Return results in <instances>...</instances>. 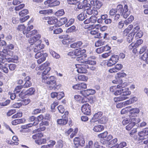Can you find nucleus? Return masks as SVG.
<instances>
[{"mask_svg":"<svg viewBox=\"0 0 148 148\" xmlns=\"http://www.w3.org/2000/svg\"><path fill=\"white\" fill-rule=\"evenodd\" d=\"M49 63L48 62H46L42 64L40 67V69L41 70H44L42 72V81L47 84V86L50 90L53 89L55 91H57L60 89L61 85L60 84L56 85V79L54 76L49 77L47 74L51 69L49 66Z\"/></svg>","mask_w":148,"mask_h":148,"instance_id":"f257e3e1","label":"nucleus"},{"mask_svg":"<svg viewBox=\"0 0 148 148\" xmlns=\"http://www.w3.org/2000/svg\"><path fill=\"white\" fill-rule=\"evenodd\" d=\"M117 11L120 12L123 16V17L126 18L130 14V11L128 10V7L127 5H125L123 8L122 5H118L116 9L112 8L109 12L110 17L112 18L116 13Z\"/></svg>","mask_w":148,"mask_h":148,"instance_id":"f03ea898","label":"nucleus"},{"mask_svg":"<svg viewBox=\"0 0 148 148\" xmlns=\"http://www.w3.org/2000/svg\"><path fill=\"white\" fill-rule=\"evenodd\" d=\"M110 90L111 92H114L115 95L122 94V95L127 96L130 95L131 93L128 88H125V85L121 84L118 85L116 86L111 87L110 88Z\"/></svg>","mask_w":148,"mask_h":148,"instance_id":"7ed1b4c3","label":"nucleus"},{"mask_svg":"<svg viewBox=\"0 0 148 148\" xmlns=\"http://www.w3.org/2000/svg\"><path fill=\"white\" fill-rule=\"evenodd\" d=\"M37 52L35 54V57L36 59L40 58L37 60V62L38 64H40L45 60L46 57L47 56V54L43 52H41L39 51Z\"/></svg>","mask_w":148,"mask_h":148,"instance_id":"20e7f679","label":"nucleus"},{"mask_svg":"<svg viewBox=\"0 0 148 148\" xmlns=\"http://www.w3.org/2000/svg\"><path fill=\"white\" fill-rule=\"evenodd\" d=\"M119 57L118 55H114L111 56L108 60L107 63L108 66H111L116 63L119 60Z\"/></svg>","mask_w":148,"mask_h":148,"instance_id":"39448f33","label":"nucleus"},{"mask_svg":"<svg viewBox=\"0 0 148 148\" xmlns=\"http://www.w3.org/2000/svg\"><path fill=\"white\" fill-rule=\"evenodd\" d=\"M81 110L84 114L89 115L91 113V106L87 103L84 104L82 106Z\"/></svg>","mask_w":148,"mask_h":148,"instance_id":"423d86ee","label":"nucleus"},{"mask_svg":"<svg viewBox=\"0 0 148 148\" xmlns=\"http://www.w3.org/2000/svg\"><path fill=\"white\" fill-rule=\"evenodd\" d=\"M76 68H78L77 70V72L79 73H85L87 72L86 68L88 66L83 64H75Z\"/></svg>","mask_w":148,"mask_h":148,"instance_id":"0eeeda50","label":"nucleus"},{"mask_svg":"<svg viewBox=\"0 0 148 148\" xmlns=\"http://www.w3.org/2000/svg\"><path fill=\"white\" fill-rule=\"evenodd\" d=\"M138 135L140 137V140L147 139L148 137V128H145L139 132Z\"/></svg>","mask_w":148,"mask_h":148,"instance_id":"6e6552de","label":"nucleus"},{"mask_svg":"<svg viewBox=\"0 0 148 148\" xmlns=\"http://www.w3.org/2000/svg\"><path fill=\"white\" fill-rule=\"evenodd\" d=\"M44 4L45 5L48 4L49 7L56 6L60 4V2L57 0H47L45 1Z\"/></svg>","mask_w":148,"mask_h":148,"instance_id":"1a4fd4ad","label":"nucleus"},{"mask_svg":"<svg viewBox=\"0 0 148 148\" xmlns=\"http://www.w3.org/2000/svg\"><path fill=\"white\" fill-rule=\"evenodd\" d=\"M44 47V45L41 43V41L39 40L38 44L36 43L35 44V46L33 49L34 51L35 52H39V51L43 49Z\"/></svg>","mask_w":148,"mask_h":148,"instance_id":"9d476101","label":"nucleus"},{"mask_svg":"<svg viewBox=\"0 0 148 148\" xmlns=\"http://www.w3.org/2000/svg\"><path fill=\"white\" fill-rule=\"evenodd\" d=\"M43 19L47 20V22L49 25L55 24L58 22V21L57 18L52 17H45Z\"/></svg>","mask_w":148,"mask_h":148,"instance_id":"9b49d317","label":"nucleus"},{"mask_svg":"<svg viewBox=\"0 0 148 148\" xmlns=\"http://www.w3.org/2000/svg\"><path fill=\"white\" fill-rule=\"evenodd\" d=\"M90 3L98 9H99L103 5L102 2L97 0H90Z\"/></svg>","mask_w":148,"mask_h":148,"instance_id":"f8f14e48","label":"nucleus"},{"mask_svg":"<svg viewBox=\"0 0 148 148\" xmlns=\"http://www.w3.org/2000/svg\"><path fill=\"white\" fill-rule=\"evenodd\" d=\"M37 31L36 30H34L31 31H30V30H24L23 31V33L24 34H25L26 37L29 38L31 36L35 35L37 33Z\"/></svg>","mask_w":148,"mask_h":148,"instance_id":"ddd939ff","label":"nucleus"},{"mask_svg":"<svg viewBox=\"0 0 148 148\" xmlns=\"http://www.w3.org/2000/svg\"><path fill=\"white\" fill-rule=\"evenodd\" d=\"M68 121V117L62 116V118L58 119L57 121V122L58 124L63 125L67 123Z\"/></svg>","mask_w":148,"mask_h":148,"instance_id":"4468645a","label":"nucleus"},{"mask_svg":"<svg viewBox=\"0 0 148 148\" xmlns=\"http://www.w3.org/2000/svg\"><path fill=\"white\" fill-rule=\"evenodd\" d=\"M41 36L40 34H37L35 36L31 37L28 40V41L30 43H34L38 40L40 38Z\"/></svg>","mask_w":148,"mask_h":148,"instance_id":"2eb2a0df","label":"nucleus"},{"mask_svg":"<svg viewBox=\"0 0 148 148\" xmlns=\"http://www.w3.org/2000/svg\"><path fill=\"white\" fill-rule=\"evenodd\" d=\"M84 12L89 15L93 14V15L95 16L98 14L97 11L95 9H92L90 8L86 9Z\"/></svg>","mask_w":148,"mask_h":148,"instance_id":"dca6fc26","label":"nucleus"},{"mask_svg":"<svg viewBox=\"0 0 148 148\" xmlns=\"http://www.w3.org/2000/svg\"><path fill=\"white\" fill-rule=\"evenodd\" d=\"M12 59L13 58H6L5 56V57L0 58V64H4L5 62H12L13 60Z\"/></svg>","mask_w":148,"mask_h":148,"instance_id":"f3484780","label":"nucleus"},{"mask_svg":"<svg viewBox=\"0 0 148 148\" xmlns=\"http://www.w3.org/2000/svg\"><path fill=\"white\" fill-rule=\"evenodd\" d=\"M86 52V50L84 49L82 50L81 49H76L75 51V56H82L84 53Z\"/></svg>","mask_w":148,"mask_h":148,"instance_id":"a211bd4d","label":"nucleus"},{"mask_svg":"<svg viewBox=\"0 0 148 148\" xmlns=\"http://www.w3.org/2000/svg\"><path fill=\"white\" fill-rule=\"evenodd\" d=\"M83 43L81 41H78L73 43L70 45L71 48H75L80 47L82 45Z\"/></svg>","mask_w":148,"mask_h":148,"instance_id":"6ab92c4d","label":"nucleus"},{"mask_svg":"<svg viewBox=\"0 0 148 148\" xmlns=\"http://www.w3.org/2000/svg\"><path fill=\"white\" fill-rule=\"evenodd\" d=\"M25 122V120L24 119H18L12 121V123L13 125H16L18 124L23 123Z\"/></svg>","mask_w":148,"mask_h":148,"instance_id":"aec40b11","label":"nucleus"},{"mask_svg":"<svg viewBox=\"0 0 148 148\" xmlns=\"http://www.w3.org/2000/svg\"><path fill=\"white\" fill-rule=\"evenodd\" d=\"M103 127L101 125L95 126L93 128V130L96 132H99L103 130Z\"/></svg>","mask_w":148,"mask_h":148,"instance_id":"412c9836","label":"nucleus"},{"mask_svg":"<svg viewBox=\"0 0 148 148\" xmlns=\"http://www.w3.org/2000/svg\"><path fill=\"white\" fill-rule=\"evenodd\" d=\"M83 3L84 4V7L85 8L84 11H86V9L91 8L92 6H93L90 3H87V0H84L83 1Z\"/></svg>","mask_w":148,"mask_h":148,"instance_id":"4be33fe9","label":"nucleus"},{"mask_svg":"<svg viewBox=\"0 0 148 148\" xmlns=\"http://www.w3.org/2000/svg\"><path fill=\"white\" fill-rule=\"evenodd\" d=\"M119 97H115L114 99V100L115 102L118 101H122L125 100L127 98V97H125V96L122 95V94Z\"/></svg>","mask_w":148,"mask_h":148,"instance_id":"5701e85b","label":"nucleus"},{"mask_svg":"<svg viewBox=\"0 0 148 148\" xmlns=\"http://www.w3.org/2000/svg\"><path fill=\"white\" fill-rule=\"evenodd\" d=\"M3 54H4L5 56V54H7L9 55L11 57L13 56V52L12 51L7 49H4L3 50Z\"/></svg>","mask_w":148,"mask_h":148,"instance_id":"b1692460","label":"nucleus"},{"mask_svg":"<svg viewBox=\"0 0 148 148\" xmlns=\"http://www.w3.org/2000/svg\"><path fill=\"white\" fill-rule=\"evenodd\" d=\"M77 79L79 81H86L88 80V77L84 75H79L78 76Z\"/></svg>","mask_w":148,"mask_h":148,"instance_id":"393cba45","label":"nucleus"},{"mask_svg":"<svg viewBox=\"0 0 148 148\" xmlns=\"http://www.w3.org/2000/svg\"><path fill=\"white\" fill-rule=\"evenodd\" d=\"M108 121V119L106 116H103L98 120L99 123H106Z\"/></svg>","mask_w":148,"mask_h":148,"instance_id":"a878e982","label":"nucleus"},{"mask_svg":"<svg viewBox=\"0 0 148 148\" xmlns=\"http://www.w3.org/2000/svg\"><path fill=\"white\" fill-rule=\"evenodd\" d=\"M44 118V116L42 115H40L36 118L35 121L34 122V124L35 125H38L39 122L42 120Z\"/></svg>","mask_w":148,"mask_h":148,"instance_id":"bb28decb","label":"nucleus"},{"mask_svg":"<svg viewBox=\"0 0 148 148\" xmlns=\"http://www.w3.org/2000/svg\"><path fill=\"white\" fill-rule=\"evenodd\" d=\"M87 17V15L86 14H84L83 13H81L77 16L78 19L80 21H83Z\"/></svg>","mask_w":148,"mask_h":148,"instance_id":"cd10ccee","label":"nucleus"},{"mask_svg":"<svg viewBox=\"0 0 148 148\" xmlns=\"http://www.w3.org/2000/svg\"><path fill=\"white\" fill-rule=\"evenodd\" d=\"M52 12V10L51 9L43 10L40 11L39 13L41 14L46 15L47 14L51 13Z\"/></svg>","mask_w":148,"mask_h":148,"instance_id":"c85d7f7f","label":"nucleus"},{"mask_svg":"<svg viewBox=\"0 0 148 148\" xmlns=\"http://www.w3.org/2000/svg\"><path fill=\"white\" fill-rule=\"evenodd\" d=\"M35 142L39 145H41L46 143V140L44 138H40L38 140H36Z\"/></svg>","mask_w":148,"mask_h":148,"instance_id":"c756f323","label":"nucleus"},{"mask_svg":"<svg viewBox=\"0 0 148 148\" xmlns=\"http://www.w3.org/2000/svg\"><path fill=\"white\" fill-rule=\"evenodd\" d=\"M26 94L28 95H31L33 94L35 91V89L33 88H31L25 91Z\"/></svg>","mask_w":148,"mask_h":148,"instance_id":"7c9ffc66","label":"nucleus"},{"mask_svg":"<svg viewBox=\"0 0 148 148\" xmlns=\"http://www.w3.org/2000/svg\"><path fill=\"white\" fill-rule=\"evenodd\" d=\"M103 114V113L101 112H99L96 113H95L92 119V121L94 119H99L100 117H101Z\"/></svg>","mask_w":148,"mask_h":148,"instance_id":"2f4dec72","label":"nucleus"},{"mask_svg":"<svg viewBox=\"0 0 148 148\" xmlns=\"http://www.w3.org/2000/svg\"><path fill=\"white\" fill-rule=\"evenodd\" d=\"M116 79L112 81L113 83L115 84H119L118 85L121 84L123 85H124V84H122L123 82L121 79H119V78L118 79L117 77H116Z\"/></svg>","mask_w":148,"mask_h":148,"instance_id":"473e14b6","label":"nucleus"},{"mask_svg":"<svg viewBox=\"0 0 148 148\" xmlns=\"http://www.w3.org/2000/svg\"><path fill=\"white\" fill-rule=\"evenodd\" d=\"M134 36L133 34L130 33L127 36V40L129 43H130L132 42Z\"/></svg>","mask_w":148,"mask_h":148,"instance_id":"72a5a7b5","label":"nucleus"},{"mask_svg":"<svg viewBox=\"0 0 148 148\" xmlns=\"http://www.w3.org/2000/svg\"><path fill=\"white\" fill-rule=\"evenodd\" d=\"M50 53L52 56L55 58L59 59L60 57L59 54L53 51H50Z\"/></svg>","mask_w":148,"mask_h":148,"instance_id":"f704fd0d","label":"nucleus"},{"mask_svg":"<svg viewBox=\"0 0 148 148\" xmlns=\"http://www.w3.org/2000/svg\"><path fill=\"white\" fill-rule=\"evenodd\" d=\"M22 106V105H26L30 102V99H24L20 101Z\"/></svg>","mask_w":148,"mask_h":148,"instance_id":"c9c22d12","label":"nucleus"},{"mask_svg":"<svg viewBox=\"0 0 148 148\" xmlns=\"http://www.w3.org/2000/svg\"><path fill=\"white\" fill-rule=\"evenodd\" d=\"M138 122H135V123H132V122H130L128 125H127L126 127V129L127 130H130L136 124V123H137Z\"/></svg>","mask_w":148,"mask_h":148,"instance_id":"e433bc0d","label":"nucleus"},{"mask_svg":"<svg viewBox=\"0 0 148 148\" xmlns=\"http://www.w3.org/2000/svg\"><path fill=\"white\" fill-rule=\"evenodd\" d=\"M105 42L101 40H99L95 42V45L96 47H99L104 45Z\"/></svg>","mask_w":148,"mask_h":148,"instance_id":"4c0bfd02","label":"nucleus"},{"mask_svg":"<svg viewBox=\"0 0 148 148\" xmlns=\"http://www.w3.org/2000/svg\"><path fill=\"white\" fill-rule=\"evenodd\" d=\"M90 34L92 35H95V38H99V36L98 35V30L97 29L92 30L90 32Z\"/></svg>","mask_w":148,"mask_h":148,"instance_id":"58836bf2","label":"nucleus"},{"mask_svg":"<svg viewBox=\"0 0 148 148\" xmlns=\"http://www.w3.org/2000/svg\"><path fill=\"white\" fill-rule=\"evenodd\" d=\"M131 115H130V120H131V122L132 123H135V122H138L136 124H137L139 123L140 121V120L138 118H136L135 117L132 118L131 117Z\"/></svg>","mask_w":148,"mask_h":148,"instance_id":"ea45409f","label":"nucleus"},{"mask_svg":"<svg viewBox=\"0 0 148 148\" xmlns=\"http://www.w3.org/2000/svg\"><path fill=\"white\" fill-rule=\"evenodd\" d=\"M83 56H80L77 58L76 59V60L78 61L79 63H81L83 64H86V62L87 60H84L83 59Z\"/></svg>","mask_w":148,"mask_h":148,"instance_id":"a19ab883","label":"nucleus"},{"mask_svg":"<svg viewBox=\"0 0 148 148\" xmlns=\"http://www.w3.org/2000/svg\"><path fill=\"white\" fill-rule=\"evenodd\" d=\"M75 26H72L68 28L66 30V33H71L75 31Z\"/></svg>","mask_w":148,"mask_h":148,"instance_id":"79ce46f5","label":"nucleus"},{"mask_svg":"<svg viewBox=\"0 0 148 148\" xmlns=\"http://www.w3.org/2000/svg\"><path fill=\"white\" fill-rule=\"evenodd\" d=\"M28 12V10L27 9L21 11L19 13V15L20 16L23 17L27 14Z\"/></svg>","mask_w":148,"mask_h":148,"instance_id":"37998d69","label":"nucleus"},{"mask_svg":"<svg viewBox=\"0 0 148 148\" xmlns=\"http://www.w3.org/2000/svg\"><path fill=\"white\" fill-rule=\"evenodd\" d=\"M45 129L46 127L45 126H43L42 127H40V128L34 130L33 131V133H35L41 131H43L45 130Z\"/></svg>","mask_w":148,"mask_h":148,"instance_id":"c03bdc74","label":"nucleus"},{"mask_svg":"<svg viewBox=\"0 0 148 148\" xmlns=\"http://www.w3.org/2000/svg\"><path fill=\"white\" fill-rule=\"evenodd\" d=\"M80 93L84 97L88 96L89 95V92H88V90L81 91Z\"/></svg>","mask_w":148,"mask_h":148,"instance_id":"a18cd8bd","label":"nucleus"},{"mask_svg":"<svg viewBox=\"0 0 148 148\" xmlns=\"http://www.w3.org/2000/svg\"><path fill=\"white\" fill-rule=\"evenodd\" d=\"M57 99L58 100H60L64 96V94L63 92H60L57 93Z\"/></svg>","mask_w":148,"mask_h":148,"instance_id":"49530a36","label":"nucleus"},{"mask_svg":"<svg viewBox=\"0 0 148 148\" xmlns=\"http://www.w3.org/2000/svg\"><path fill=\"white\" fill-rule=\"evenodd\" d=\"M140 110L138 108H132V111L131 114L132 115L135 113L138 114Z\"/></svg>","mask_w":148,"mask_h":148,"instance_id":"de8ad7c7","label":"nucleus"},{"mask_svg":"<svg viewBox=\"0 0 148 148\" xmlns=\"http://www.w3.org/2000/svg\"><path fill=\"white\" fill-rule=\"evenodd\" d=\"M74 19L71 18L70 19L67 23L65 24V27H67L72 24L74 23Z\"/></svg>","mask_w":148,"mask_h":148,"instance_id":"09e8293b","label":"nucleus"},{"mask_svg":"<svg viewBox=\"0 0 148 148\" xmlns=\"http://www.w3.org/2000/svg\"><path fill=\"white\" fill-rule=\"evenodd\" d=\"M148 56V53H145L144 54H143L141 57V59L144 61H145L146 62L147 61Z\"/></svg>","mask_w":148,"mask_h":148,"instance_id":"8fccbe9b","label":"nucleus"},{"mask_svg":"<svg viewBox=\"0 0 148 148\" xmlns=\"http://www.w3.org/2000/svg\"><path fill=\"white\" fill-rule=\"evenodd\" d=\"M126 76V74L124 73H119L117 74V75L116 76V77L120 79L121 78L124 77Z\"/></svg>","mask_w":148,"mask_h":148,"instance_id":"3c124183","label":"nucleus"},{"mask_svg":"<svg viewBox=\"0 0 148 148\" xmlns=\"http://www.w3.org/2000/svg\"><path fill=\"white\" fill-rule=\"evenodd\" d=\"M32 83L31 82H25L24 84L23 85V87L24 88H27L31 86Z\"/></svg>","mask_w":148,"mask_h":148,"instance_id":"603ef678","label":"nucleus"},{"mask_svg":"<svg viewBox=\"0 0 148 148\" xmlns=\"http://www.w3.org/2000/svg\"><path fill=\"white\" fill-rule=\"evenodd\" d=\"M23 113L22 112H19L12 116V118H16L17 117H20L22 116Z\"/></svg>","mask_w":148,"mask_h":148,"instance_id":"864d4df0","label":"nucleus"},{"mask_svg":"<svg viewBox=\"0 0 148 148\" xmlns=\"http://www.w3.org/2000/svg\"><path fill=\"white\" fill-rule=\"evenodd\" d=\"M8 67L9 69L11 71H13L15 69L16 66V65L15 64H8Z\"/></svg>","mask_w":148,"mask_h":148,"instance_id":"5fc2aeb1","label":"nucleus"},{"mask_svg":"<svg viewBox=\"0 0 148 148\" xmlns=\"http://www.w3.org/2000/svg\"><path fill=\"white\" fill-rule=\"evenodd\" d=\"M64 13L63 10L61 9L58 11L56 13V14L58 16H61Z\"/></svg>","mask_w":148,"mask_h":148,"instance_id":"6e6d98bb","label":"nucleus"},{"mask_svg":"<svg viewBox=\"0 0 148 148\" xmlns=\"http://www.w3.org/2000/svg\"><path fill=\"white\" fill-rule=\"evenodd\" d=\"M86 87V84L84 83H82L79 84V90L84 89Z\"/></svg>","mask_w":148,"mask_h":148,"instance_id":"4d7b16f0","label":"nucleus"},{"mask_svg":"<svg viewBox=\"0 0 148 148\" xmlns=\"http://www.w3.org/2000/svg\"><path fill=\"white\" fill-rule=\"evenodd\" d=\"M117 145L118 148H122L125 146L127 145V143L125 142H121L119 144H117Z\"/></svg>","mask_w":148,"mask_h":148,"instance_id":"13d9d810","label":"nucleus"},{"mask_svg":"<svg viewBox=\"0 0 148 148\" xmlns=\"http://www.w3.org/2000/svg\"><path fill=\"white\" fill-rule=\"evenodd\" d=\"M57 108L59 112L61 113H63L64 112V109L62 106H59L57 107Z\"/></svg>","mask_w":148,"mask_h":148,"instance_id":"bf43d9fd","label":"nucleus"},{"mask_svg":"<svg viewBox=\"0 0 148 148\" xmlns=\"http://www.w3.org/2000/svg\"><path fill=\"white\" fill-rule=\"evenodd\" d=\"M23 87L22 86H19L16 87L15 88L14 92L15 93H18L21 90Z\"/></svg>","mask_w":148,"mask_h":148,"instance_id":"052dcab7","label":"nucleus"},{"mask_svg":"<svg viewBox=\"0 0 148 148\" xmlns=\"http://www.w3.org/2000/svg\"><path fill=\"white\" fill-rule=\"evenodd\" d=\"M140 29V27L137 26L133 29L132 30V32L131 33L133 34L134 36L135 33H137V32Z\"/></svg>","mask_w":148,"mask_h":148,"instance_id":"680f3d73","label":"nucleus"},{"mask_svg":"<svg viewBox=\"0 0 148 148\" xmlns=\"http://www.w3.org/2000/svg\"><path fill=\"white\" fill-rule=\"evenodd\" d=\"M108 133L107 132H105L101 134L98 135L99 137L101 138H104L105 139L106 137L107 136Z\"/></svg>","mask_w":148,"mask_h":148,"instance_id":"e2e57ef3","label":"nucleus"},{"mask_svg":"<svg viewBox=\"0 0 148 148\" xmlns=\"http://www.w3.org/2000/svg\"><path fill=\"white\" fill-rule=\"evenodd\" d=\"M90 21V22L94 23H95L97 20V18L95 17V16H91L89 18Z\"/></svg>","mask_w":148,"mask_h":148,"instance_id":"0e129e2a","label":"nucleus"},{"mask_svg":"<svg viewBox=\"0 0 148 148\" xmlns=\"http://www.w3.org/2000/svg\"><path fill=\"white\" fill-rule=\"evenodd\" d=\"M26 93V92L25 90H23L19 94V97L22 98L25 97V96L27 95Z\"/></svg>","mask_w":148,"mask_h":148,"instance_id":"69168bd1","label":"nucleus"},{"mask_svg":"<svg viewBox=\"0 0 148 148\" xmlns=\"http://www.w3.org/2000/svg\"><path fill=\"white\" fill-rule=\"evenodd\" d=\"M143 42V40L141 39H140L137 40L136 43L135 44V47H138Z\"/></svg>","mask_w":148,"mask_h":148,"instance_id":"338daca9","label":"nucleus"},{"mask_svg":"<svg viewBox=\"0 0 148 148\" xmlns=\"http://www.w3.org/2000/svg\"><path fill=\"white\" fill-rule=\"evenodd\" d=\"M25 28V27L24 25H21L18 26L17 29L19 31H24V29Z\"/></svg>","mask_w":148,"mask_h":148,"instance_id":"774afa93","label":"nucleus"}]
</instances>
